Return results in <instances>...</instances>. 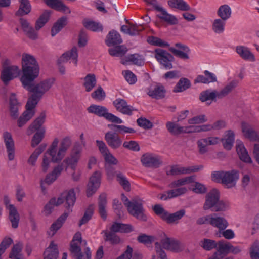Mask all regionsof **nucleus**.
Wrapping results in <instances>:
<instances>
[{
    "label": "nucleus",
    "instance_id": "obj_1",
    "mask_svg": "<svg viewBox=\"0 0 259 259\" xmlns=\"http://www.w3.org/2000/svg\"><path fill=\"white\" fill-rule=\"evenodd\" d=\"M33 80L28 81L27 85L22 83L23 87L29 92L32 93V94L27 101L26 111L18 120V125L19 127L23 126L34 116L37 103L43 95L53 87L55 82L54 78L44 79L35 84L33 83Z\"/></svg>",
    "mask_w": 259,
    "mask_h": 259
},
{
    "label": "nucleus",
    "instance_id": "obj_2",
    "mask_svg": "<svg viewBox=\"0 0 259 259\" xmlns=\"http://www.w3.org/2000/svg\"><path fill=\"white\" fill-rule=\"evenodd\" d=\"M72 144L71 138L64 137L60 142L55 138L44 153L41 163V168L46 173L50 168L51 163H59L65 157Z\"/></svg>",
    "mask_w": 259,
    "mask_h": 259
},
{
    "label": "nucleus",
    "instance_id": "obj_3",
    "mask_svg": "<svg viewBox=\"0 0 259 259\" xmlns=\"http://www.w3.org/2000/svg\"><path fill=\"white\" fill-rule=\"evenodd\" d=\"M22 72L20 80L26 85L28 81L34 80L39 73V67L33 56L24 53L22 56Z\"/></svg>",
    "mask_w": 259,
    "mask_h": 259
},
{
    "label": "nucleus",
    "instance_id": "obj_4",
    "mask_svg": "<svg viewBox=\"0 0 259 259\" xmlns=\"http://www.w3.org/2000/svg\"><path fill=\"white\" fill-rule=\"evenodd\" d=\"M229 203L220 199V192L217 189H212L205 196V200L203 208L204 210L225 211L229 209Z\"/></svg>",
    "mask_w": 259,
    "mask_h": 259
},
{
    "label": "nucleus",
    "instance_id": "obj_5",
    "mask_svg": "<svg viewBox=\"0 0 259 259\" xmlns=\"http://www.w3.org/2000/svg\"><path fill=\"white\" fill-rule=\"evenodd\" d=\"M45 119V113H41L39 116L30 125L27 130L28 135H31L35 131H37L34 135L31 140V146L33 147H35L38 145L45 136V129L44 127H41V126L44 123Z\"/></svg>",
    "mask_w": 259,
    "mask_h": 259
},
{
    "label": "nucleus",
    "instance_id": "obj_6",
    "mask_svg": "<svg viewBox=\"0 0 259 259\" xmlns=\"http://www.w3.org/2000/svg\"><path fill=\"white\" fill-rule=\"evenodd\" d=\"M2 64L1 78L5 84L8 83L10 81L19 75L21 71L19 67L17 65L12 64L10 59L4 58Z\"/></svg>",
    "mask_w": 259,
    "mask_h": 259
},
{
    "label": "nucleus",
    "instance_id": "obj_7",
    "mask_svg": "<svg viewBox=\"0 0 259 259\" xmlns=\"http://www.w3.org/2000/svg\"><path fill=\"white\" fill-rule=\"evenodd\" d=\"M87 241L82 240L81 235L80 232H77L73 237L72 241L70 244V251L74 254L76 259H91V252L89 247L85 249V254H83L81 251L80 245H87Z\"/></svg>",
    "mask_w": 259,
    "mask_h": 259
},
{
    "label": "nucleus",
    "instance_id": "obj_8",
    "mask_svg": "<svg viewBox=\"0 0 259 259\" xmlns=\"http://www.w3.org/2000/svg\"><path fill=\"white\" fill-rule=\"evenodd\" d=\"M144 201L139 196H135L131 200V215L141 222H146L147 217L143 206Z\"/></svg>",
    "mask_w": 259,
    "mask_h": 259
},
{
    "label": "nucleus",
    "instance_id": "obj_9",
    "mask_svg": "<svg viewBox=\"0 0 259 259\" xmlns=\"http://www.w3.org/2000/svg\"><path fill=\"white\" fill-rule=\"evenodd\" d=\"M87 110L89 113L94 114L100 117H103L110 122L118 124L123 122L122 119L114 114L108 112L107 109L104 106L93 104L88 108Z\"/></svg>",
    "mask_w": 259,
    "mask_h": 259
},
{
    "label": "nucleus",
    "instance_id": "obj_10",
    "mask_svg": "<svg viewBox=\"0 0 259 259\" xmlns=\"http://www.w3.org/2000/svg\"><path fill=\"white\" fill-rule=\"evenodd\" d=\"M82 150V147L80 144L76 143L74 145L70 154L63 160V163L66 165V168L69 167L75 170L80 158Z\"/></svg>",
    "mask_w": 259,
    "mask_h": 259
},
{
    "label": "nucleus",
    "instance_id": "obj_11",
    "mask_svg": "<svg viewBox=\"0 0 259 259\" xmlns=\"http://www.w3.org/2000/svg\"><path fill=\"white\" fill-rule=\"evenodd\" d=\"M154 56L157 61L165 69H170L172 68V62L174 61V57L166 51L157 48L154 50Z\"/></svg>",
    "mask_w": 259,
    "mask_h": 259
},
{
    "label": "nucleus",
    "instance_id": "obj_12",
    "mask_svg": "<svg viewBox=\"0 0 259 259\" xmlns=\"http://www.w3.org/2000/svg\"><path fill=\"white\" fill-rule=\"evenodd\" d=\"M141 161L145 167L152 168H158L163 163L159 156L149 153L143 154L141 157Z\"/></svg>",
    "mask_w": 259,
    "mask_h": 259
},
{
    "label": "nucleus",
    "instance_id": "obj_13",
    "mask_svg": "<svg viewBox=\"0 0 259 259\" xmlns=\"http://www.w3.org/2000/svg\"><path fill=\"white\" fill-rule=\"evenodd\" d=\"M128 51V48L124 45L117 46L108 49L109 54L113 57H120L121 63L124 65H128L130 62L129 56H125Z\"/></svg>",
    "mask_w": 259,
    "mask_h": 259
},
{
    "label": "nucleus",
    "instance_id": "obj_14",
    "mask_svg": "<svg viewBox=\"0 0 259 259\" xmlns=\"http://www.w3.org/2000/svg\"><path fill=\"white\" fill-rule=\"evenodd\" d=\"M4 201L6 208L9 211V219L11 222L12 226L13 228H17L20 220V216L17 210L13 205L10 204V199L8 196H5Z\"/></svg>",
    "mask_w": 259,
    "mask_h": 259
},
{
    "label": "nucleus",
    "instance_id": "obj_15",
    "mask_svg": "<svg viewBox=\"0 0 259 259\" xmlns=\"http://www.w3.org/2000/svg\"><path fill=\"white\" fill-rule=\"evenodd\" d=\"M203 168L202 165L192 166L190 167H182L179 165H172L171 166L170 170L166 172V175H171L172 176L187 175L193 172L198 171Z\"/></svg>",
    "mask_w": 259,
    "mask_h": 259
},
{
    "label": "nucleus",
    "instance_id": "obj_16",
    "mask_svg": "<svg viewBox=\"0 0 259 259\" xmlns=\"http://www.w3.org/2000/svg\"><path fill=\"white\" fill-rule=\"evenodd\" d=\"M96 142L106 162L109 164H117L118 163L117 159L110 153L105 143L103 141L100 140H96Z\"/></svg>",
    "mask_w": 259,
    "mask_h": 259
},
{
    "label": "nucleus",
    "instance_id": "obj_17",
    "mask_svg": "<svg viewBox=\"0 0 259 259\" xmlns=\"http://www.w3.org/2000/svg\"><path fill=\"white\" fill-rule=\"evenodd\" d=\"M101 173L98 171H95L90 179L87 185V195L90 197L95 193L101 184Z\"/></svg>",
    "mask_w": 259,
    "mask_h": 259
},
{
    "label": "nucleus",
    "instance_id": "obj_18",
    "mask_svg": "<svg viewBox=\"0 0 259 259\" xmlns=\"http://www.w3.org/2000/svg\"><path fill=\"white\" fill-rule=\"evenodd\" d=\"M5 145L8 154V157L9 160L12 161L15 158V143L11 133L5 132L3 135Z\"/></svg>",
    "mask_w": 259,
    "mask_h": 259
},
{
    "label": "nucleus",
    "instance_id": "obj_19",
    "mask_svg": "<svg viewBox=\"0 0 259 259\" xmlns=\"http://www.w3.org/2000/svg\"><path fill=\"white\" fill-rule=\"evenodd\" d=\"M78 49L76 47H73L71 49L64 52L59 58V63L67 62L70 60L75 66L78 65Z\"/></svg>",
    "mask_w": 259,
    "mask_h": 259
},
{
    "label": "nucleus",
    "instance_id": "obj_20",
    "mask_svg": "<svg viewBox=\"0 0 259 259\" xmlns=\"http://www.w3.org/2000/svg\"><path fill=\"white\" fill-rule=\"evenodd\" d=\"M170 190L167 191L162 194L158 195V198L161 200L166 201L174 198L178 197L180 196L186 194L188 189L185 187H179L175 188H171Z\"/></svg>",
    "mask_w": 259,
    "mask_h": 259
},
{
    "label": "nucleus",
    "instance_id": "obj_21",
    "mask_svg": "<svg viewBox=\"0 0 259 259\" xmlns=\"http://www.w3.org/2000/svg\"><path fill=\"white\" fill-rule=\"evenodd\" d=\"M154 8L159 12L156 16L161 20L170 25H176L178 23L177 18L175 16L168 13L166 10L163 8L158 5H154Z\"/></svg>",
    "mask_w": 259,
    "mask_h": 259
},
{
    "label": "nucleus",
    "instance_id": "obj_22",
    "mask_svg": "<svg viewBox=\"0 0 259 259\" xmlns=\"http://www.w3.org/2000/svg\"><path fill=\"white\" fill-rule=\"evenodd\" d=\"M221 99L219 91L213 90H206L201 92L199 94V99L202 102H206L209 106L212 102H216L217 99Z\"/></svg>",
    "mask_w": 259,
    "mask_h": 259
},
{
    "label": "nucleus",
    "instance_id": "obj_23",
    "mask_svg": "<svg viewBox=\"0 0 259 259\" xmlns=\"http://www.w3.org/2000/svg\"><path fill=\"white\" fill-rule=\"evenodd\" d=\"M239 177V172L236 170L224 171L223 184H225L227 188H232L236 185Z\"/></svg>",
    "mask_w": 259,
    "mask_h": 259
},
{
    "label": "nucleus",
    "instance_id": "obj_24",
    "mask_svg": "<svg viewBox=\"0 0 259 259\" xmlns=\"http://www.w3.org/2000/svg\"><path fill=\"white\" fill-rule=\"evenodd\" d=\"M161 248L170 250L173 252H179L180 250L179 242L174 239L166 237L161 240Z\"/></svg>",
    "mask_w": 259,
    "mask_h": 259
},
{
    "label": "nucleus",
    "instance_id": "obj_25",
    "mask_svg": "<svg viewBox=\"0 0 259 259\" xmlns=\"http://www.w3.org/2000/svg\"><path fill=\"white\" fill-rule=\"evenodd\" d=\"M68 217V213L65 212L60 215L50 226L48 231L49 236H53L61 228Z\"/></svg>",
    "mask_w": 259,
    "mask_h": 259
},
{
    "label": "nucleus",
    "instance_id": "obj_26",
    "mask_svg": "<svg viewBox=\"0 0 259 259\" xmlns=\"http://www.w3.org/2000/svg\"><path fill=\"white\" fill-rule=\"evenodd\" d=\"M217 250L212 255L216 259H222L229 253L230 243L221 240L217 242Z\"/></svg>",
    "mask_w": 259,
    "mask_h": 259
},
{
    "label": "nucleus",
    "instance_id": "obj_27",
    "mask_svg": "<svg viewBox=\"0 0 259 259\" xmlns=\"http://www.w3.org/2000/svg\"><path fill=\"white\" fill-rule=\"evenodd\" d=\"M63 169L64 166L62 163L55 166L52 170L47 175L44 182L48 185L53 183L60 176Z\"/></svg>",
    "mask_w": 259,
    "mask_h": 259
},
{
    "label": "nucleus",
    "instance_id": "obj_28",
    "mask_svg": "<svg viewBox=\"0 0 259 259\" xmlns=\"http://www.w3.org/2000/svg\"><path fill=\"white\" fill-rule=\"evenodd\" d=\"M242 132L244 136L251 141H259V135L248 124L245 122H242Z\"/></svg>",
    "mask_w": 259,
    "mask_h": 259
},
{
    "label": "nucleus",
    "instance_id": "obj_29",
    "mask_svg": "<svg viewBox=\"0 0 259 259\" xmlns=\"http://www.w3.org/2000/svg\"><path fill=\"white\" fill-rule=\"evenodd\" d=\"M210 225L218 228L221 233L222 230H224L228 226L229 224L226 219L214 213L211 214Z\"/></svg>",
    "mask_w": 259,
    "mask_h": 259
},
{
    "label": "nucleus",
    "instance_id": "obj_30",
    "mask_svg": "<svg viewBox=\"0 0 259 259\" xmlns=\"http://www.w3.org/2000/svg\"><path fill=\"white\" fill-rule=\"evenodd\" d=\"M105 139L108 144L112 148L116 149L120 146L122 140L115 133L108 132L105 134Z\"/></svg>",
    "mask_w": 259,
    "mask_h": 259
},
{
    "label": "nucleus",
    "instance_id": "obj_31",
    "mask_svg": "<svg viewBox=\"0 0 259 259\" xmlns=\"http://www.w3.org/2000/svg\"><path fill=\"white\" fill-rule=\"evenodd\" d=\"M46 4L50 7L65 14H69L71 11L61 0H44Z\"/></svg>",
    "mask_w": 259,
    "mask_h": 259
},
{
    "label": "nucleus",
    "instance_id": "obj_32",
    "mask_svg": "<svg viewBox=\"0 0 259 259\" xmlns=\"http://www.w3.org/2000/svg\"><path fill=\"white\" fill-rule=\"evenodd\" d=\"M236 151L240 159L246 163H251L252 160L245 149L243 143L241 141L237 140Z\"/></svg>",
    "mask_w": 259,
    "mask_h": 259
},
{
    "label": "nucleus",
    "instance_id": "obj_33",
    "mask_svg": "<svg viewBox=\"0 0 259 259\" xmlns=\"http://www.w3.org/2000/svg\"><path fill=\"white\" fill-rule=\"evenodd\" d=\"M105 42L108 46L110 47L121 44L122 40L119 33L112 30L107 35Z\"/></svg>",
    "mask_w": 259,
    "mask_h": 259
},
{
    "label": "nucleus",
    "instance_id": "obj_34",
    "mask_svg": "<svg viewBox=\"0 0 259 259\" xmlns=\"http://www.w3.org/2000/svg\"><path fill=\"white\" fill-rule=\"evenodd\" d=\"M204 75H199L197 76L194 80V82L202 83L208 84L211 82H214L217 81V79L215 75L208 70H205L204 72Z\"/></svg>",
    "mask_w": 259,
    "mask_h": 259
},
{
    "label": "nucleus",
    "instance_id": "obj_35",
    "mask_svg": "<svg viewBox=\"0 0 259 259\" xmlns=\"http://www.w3.org/2000/svg\"><path fill=\"white\" fill-rule=\"evenodd\" d=\"M64 201H66V207L67 208V213L72 211L70 208L73 206L76 200V196L73 189H71L62 193Z\"/></svg>",
    "mask_w": 259,
    "mask_h": 259
},
{
    "label": "nucleus",
    "instance_id": "obj_36",
    "mask_svg": "<svg viewBox=\"0 0 259 259\" xmlns=\"http://www.w3.org/2000/svg\"><path fill=\"white\" fill-rule=\"evenodd\" d=\"M20 23L23 31L28 37L33 40H35L38 37L37 33L30 25L29 22L25 19H20Z\"/></svg>",
    "mask_w": 259,
    "mask_h": 259
},
{
    "label": "nucleus",
    "instance_id": "obj_37",
    "mask_svg": "<svg viewBox=\"0 0 259 259\" xmlns=\"http://www.w3.org/2000/svg\"><path fill=\"white\" fill-rule=\"evenodd\" d=\"M237 53L244 60L254 61L255 57L254 55L250 52L249 49L245 46H238L236 48Z\"/></svg>",
    "mask_w": 259,
    "mask_h": 259
},
{
    "label": "nucleus",
    "instance_id": "obj_38",
    "mask_svg": "<svg viewBox=\"0 0 259 259\" xmlns=\"http://www.w3.org/2000/svg\"><path fill=\"white\" fill-rule=\"evenodd\" d=\"M59 251L56 244L52 241L44 253V259H57Z\"/></svg>",
    "mask_w": 259,
    "mask_h": 259
},
{
    "label": "nucleus",
    "instance_id": "obj_39",
    "mask_svg": "<svg viewBox=\"0 0 259 259\" xmlns=\"http://www.w3.org/2000/svg\"><path fill=\"white\" fill-rule=\"evenodd\" d=\"M186 213L185 209H181L175 213H169L168 211L164 221L168 224L178 223V221L181 219Z\"/></svg>",
    "mask_w": 259,
    "mask_h": 259
},
{
    "label": "nucleus",
    "instance_id": "obj_40",
    "mask_svg": "<svg viewBox=\"0 0 259 259\" xmlns=\"http://www.w3.org/2000/svg\"><path fill=\"white\" fill-rule=\"evenodd\" d=\"M166 91L163 85H156L151 89L148 92V95L152 98L160 99L165 97Z\"/></svg>",
    "mask_w": 259,
    "mask_h": 259
},
{
    "label": "nucleus",
    "instance_id": "obj_41",
    "mask_svg": "<svg viewBox=\"0 0 259 259\" xmlns=\"http://www.w3.org/2000/svg\"><path fill=\"white\" fill-rule=\"evenodd\" d=\"M166 127L167 131L172 135L177 136L180 134L186 133V130L184 127L180 126L179 124L174 122H167Z\"/></svg>",
    "mask_w": 259,
    "mask_h": 259
},
{
    "label": "nucleus",
    "instance_id": "obj_42",
    "mask_svg": "<svg viewBox=\"0 0 259 259\" xmlns=\"http://www.w3.org/2000/svg\"><path fill=\"white\" fill-rule=\"evenodd\" d=\"M195 179V177L194 176H191L181 178L172 181L168 185V187L170 188H175L179 187H181L187 184L194 182Z\"/></svg>",
    "mask_w": 259,
    "mask_h": 259
},
{
    "label": "nucleus",
    "instance_id": "obj_43",
    "mask_svg": "<svg viewBox=\"0 0 259 259\" xmlns=\"http://www.w3.org/2000/svg\"><path fill=\"white\" fill-rule=\"evenodd\" d=\"M83 85L87 92H90L96 85V78L94 74H88L83 78Z\"/></svg>",
    "mask_w": 259,
    "mask_h": 259
},
{
    "label": "nucleus",
    "instance_id": "obj_44",
    "mask_svg": "<svg viewBox=\"0 0 259 259\" xmlns=\"http://www.w3.org/2000/svg\"><path fill=\"white\" fill-rule=\"evenodd\" d=\"M232 14V10L230 7L227 4L221 5L217 11V15L220 19L227 20Z\"/></svg>",
    "mask_w": 259,
    "mask_h": 259
},
{
    "label": "nucleus",
    "instance_id": "obj_45",
    "mask_svg": "<svg viewBox=\"0 0 259 259\" xmlns=\"http://www.w3.org/2000/svg\"><path fill=\"white\" fill-rule=\"evenodd\" d=\"M168 4L170 7L181 11H186L191 9L190 6L183 0H169Z\"/></svg>",
    "mask_w": 259,
    "mask_h": 259
},
{
    "label": "nucleus",
    "instance_id": "obj_46",
    "mask_svg": "<svg viewBox=\"0 0 259 259\" xmlns=\"http://www.w3.org/2000/svg\"><path fill=\"white\" fill-rule=\"evenodd\" d=\"M226 138L222 139V141L224 148L227 150H230L234 144V133L232 130H228L226 131Z\"/></svg>",
    "mask_w": 259,
    "mask_h": 259
},
{
    "label": "nucleus",
    "instance_id": "obj_47",
    "mask_svg": "<svg viewBox=\"0 0 259 259\" xmlns=\"http://www.w3.org/2000/svg\"><path fill=\"white\" fill-rule=\"evenodd\" d=\"M113 105L118 111L125 114H130V107L124 100L117 99L113 102Z\"/></svg>",
    "mask_w": 259,
    "mask_h": 259
},
{
    "label": "nucleus",
    "instance_id": "obj_48",
    "mask_svg": "<svg viewBox=\"0 0 259 259\" xmlns=\"http://www.w3.org/2000/svg\"><path fill=\"white\" fill-rule=\"evenodd\" d=\"M191 84V82L188 78H181L175 87L173 92L174 93L182 92L190 88Z\"/></svg>",
    "mask_w": 259,
    "mask_h": 259
},
{
    "label": "nucleus",
    "instance_id": "obj_49",
    "mask_svg": "<svg viewBox=\"0 0 259 259\" xmlns=\"http://www.w3.org/2000/svg\"><path fill=\"white\" fill-rule=\"evenodd\" d=\"M83 24L86 29L94 32H100L103 30L102 24L98 22L91 20H84Z\"/></svg>",
    "mask_w": 259,
    "mask_h": 259
},
{
    "label": "nucleus",
    "instance_id": "obj_50",
    "mask_svg": "<svg viewBox=\"0 0 259 259\" xmlns=\"http://www.w3.org/2000/svg\"><path fill=\"white\" fill-rule=\"evenodd\" d=\"M20 5L19 10L16 13L17 16H23L28 14L31 11V5L28 0H19Z\"/></svg>",
    "mask_w": 259,
    "mask_h": 259
},
{
    "label": "nucleus",
    "instance_id": "obj_51",
    "mask_svg": "<svg viewBox=\"0 0 259 259\" xmlns=\"http://www.w3.org/2000/svg\"><path fill=\"white\" fill-rule=\"evenodd\" d=\"M45 147V145H41L34 151L28 159V163L29 165L32 166L35 165L39 156L44 151Z\"/></svg>",
    "mask_w": 259,
    "mask_h": 259
},
{
    "label": "nucleus",
    "instance_id": "obj_52",
    "mask_svg": "<svg viewBox=\"0 0 259 259\" xmlns=\"http://www.w3.org/2000/svg\"><path fill=\"white\" fill-rule=\"evenodd\" d=\"M217 242L214 240L203 238L199 242V245L205 250L210 251L217 247Z\"/></svg>",
    "mask_w": 259,
    "mask_h": 259
},
{
    "label": "nucleus",
    "instance_id": "obj_53",
    "mask_svg": "<svg viewBox=\"0 0 259 259\" xmlns=\"http://www.w3.org/2000/svg\"><path fill=\"white\" fill-rule=\"evenodd\" d=\"M238 84V81L237 80H233L228 84H227L221 91L219 92L220 98L222 99L226 96L230 92H231L234 88H235Z\"/></svg>",
    "mask_w": 259,
    "mask_h": 259
},
{
    "label": "nucleus",
    "instance_id": "obj_54",
    "mask_svg": "<svg viewBox=\"0 0 259 259\" xmlns=\"http://www.w3.org/2000/svg\"><path fill=\"white\" fill-rule=\"evenodd\" d=\"M225 24L226 20L220 18L217 19L212 23V29L215 33H222L225 30Z\"/></svg>",
    "mask_w": 259,
    "mask_h": 259
},
{
    "label": "nucleus",
    "instance_id": "obj_55",
    "mask_svg": "<svg viewBox=\"0 0 259 259\" xmlns=\"http://www.w3.org/2000/svg\"><path fill=\"white\" fill-rule=\"evenodd\" d=\"M66 24V18L62 17L59 19L53 25L51 30V35L55 36Z\"/></svg>",
    "mask_w": 259,
    "mask_h": 259
},
{
    "label": "nucleus",
    "instance_id": "obj_56",
    "mask_svg": "<svg viewBox=\"0 0 259 259\" xmlns=\"http://www.w3.org/2000/svg\"><path fill=\"white\" fill-rule=\"evenodd\" d=\"M110 230L115 233H126L130 231V226L127 224L115 222L111 226Z\"/></svg>",
    "mask_w": 259,
    "mask_h": 259
},
{
    "label": "nucleus",
    "instance_id": "obj_57",
    "mask_svg": "<svg viewBox=\"0 0 259 259\" xmlns=\"http://www.w3.org/2000/svg\"><path fill=\"white\" fill-rule=\"evenodd\" d=\"M102 233L104 234L105 240L112 244H118L120 241L119 237L115 234V232L111 231H103Z\"/></svg>",
    "mask_w": 259,
    "mask_h": 259
},
{
    "label": "nucleus",
    "instance_id": "obj_58",
    "mask_svg": "<svg viewBox=\"0 0 259 259\" xmlns=\"http://www.w3.org/2000/svg\"><path fill=\"white\" fill-rule=\"evenodd\" d=\"M106 204L107 201L105 195H101L99 198V209L101 217L104 219H106L107 217L106 211Z\"/></svg>",
    "mask_w": 259,
    "mask_h": 259
},
{
    "label": "nucleus",
    "instance_id": "obj_59",
    "mask_svg": "<svg viewBox=\"0 0 259 259\" xmlns=\"http://www.w3.org/2000/svg\"><path fill=\"white\" fill-rule=\"evenodd\" d=\"M147 42L155 46H158L161 47H165L169 46V44L162 40L161 38L157 37L150 36L147 37Z\"/></svg>",
    "mask_w": 259,
    "mask_h": 259
},
{
    "label": "nucleus",
    "instance_id": "obj_60",
    "mask_svg": "<svg viewBox=\"0 0 259 259\" xmlns=\"http://www.w3.org/2000/svg\"><path fill=\"white\" fill-rule=\"evenodd\" d=\"M131 63L138 66H143L145 64L144 57L138 53L131 54Z\"/></svg>",
    "mask_w": 259,
    "mask_h": 259
},
{
    "label": "nucleus",
    "instance_id": "obj_61",
    "mask_svg": "<svg viewBox=\"0 0 259 259\" xmlns=\"http://www.w3.org/2000/svg\"><path fill=\"white\" fill-rule=\"evenodd\" d=\"M22 245L20 244L15 245L10 253L9 257L12 259H22L21 256Z\"/></svg>",
    "mask_w": 259,
    "mask_h": 259
},
{
    "label": "nucleus",
    "instance_id": "obj_62",
    "mask_svg": "<svg viewBox=\"0 0 259 259\" xmlns=\"http://www.w3.org/2000/svg\"><path fill=\"white\" fill-rule=\"evenodd\" d=\"M50 13L48 11L45 12L38 19L35 24V29L37 30L41 28L47 22Z\"/></svg>",
    "mask_w": 259,
    "mask_h": 259
},
{
    "label": "nucleus",
    "instance_id": "obj_63",
    "mask_svg": "<svg viewBox=\"0 0 259 259\" xmlns=\"http://www.w3.org/2000/svg\"><path fill=\"white\" fill-rule=\"evenodd\" d=\"M117 181L122 186L123 188L127 192L130 191V184L126 177L122 173L119 172L116 174Z\"/></svg>",
    "mask_w": 259,
    "mask_h": 259
},
{
    "label": "nucleus",
    "instance_id": "obj_64",
    "mask_svg": "<svg viewBox=\"0 0 259 259\" xmlns=\"http://www.w3.org/2000/svg\"><path fill=\"white\" fill-rule=\"evenodd\" d=\"M250 255L251 259H259V242L255 241L250 247Z\"/></svg>",
    "mask_w": 259,
    "mask_h": 259
}]
</instances>
